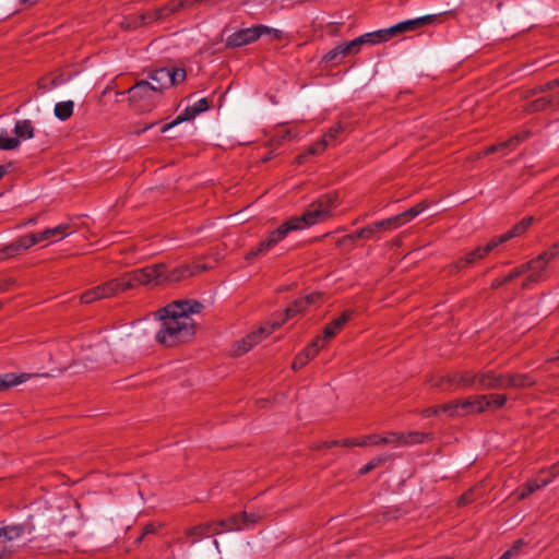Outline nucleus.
Masks as SVG:
<instances>
[{
    "label": "nucleus",
    "mask_w": 559,
    "mask_h": 559,
    "mask_svg": "<svg viewBox=\"0 0 559 559\" xmlns=\"http://www.w3.org/2000/svg\"><path fill=\"white\" fill-rule=\"evenodd\" d=\"M74 103L72 100H66L57 103L55 106V116L61 120L66 121L73 115Z\"/></svg>",
    "instance_id": "obj_34"
},
{
    "label": "nucleus",
    "mask_w": 559,
    "mask_h": 559,
    "mask_svg": "<svg viewBox=\"0 0 559 559\" xmlns=\"http://www.w3.org/2000/svg\"><path fill=\"white\" fill-rule=\"evenodd\" d=\"M548 261L539 254L537 258L531 260L528 262V266H531L532 273H538L542 276V272L546 269Z\"/></svg>",
    "instance_id": "obj_45"
},
{
    "label": "nucleus",
    "mask_w": 559,
    "mask_h": 559,
    "mask_svg": "<svg viewBox=\"0 0 559 559\" xmlns=\"http://www.w3.org/2000/svg\"><path fill=\"white\" fill-rule=\"evenodd\" d=\"M474 499V490L469 489L459 497L456 504L459 507H464L473 502Z\"/></svg>",
    "instance_id": "obj_52"
},
{
    "label": "nucleus",
    "mask_w": 559,
    "mask_h": 559,
    "mask_svg": "<svg viewBox=\"0 0 559 559\" xmlns=\"http://www.w3.org/2000/svg\"><path fill=\"white\" fill-rule=\"evenodd\" d=\"M64 82H66V80L63 79L62 74H57V75L50 76L49 86H50V88H53Z\"/></svg>",
    "instance_id": "obj_62"
},
{
    "label": "nucleus",
    "mask_w": 559,
    "mask_h": 559,
    "mask_svg": "<svg viewBox=\"0 0 559 559\" xmlns=\"http://www.w3.org/2000/svg\"><path fill=\"white\" fill-rule=\"evenodd\" d=\"M338 204L337 192H329L312 202L300 216H294L272 230L255 249L249 250L245 259L251 261L257 257L265 255L290 231L300 230L305 227L321 223L331 217V212Z\"/></svg>",
    "instance_id": "obj_1"
},
{
    "label": "nucleus",
    "mask_w": 559,
    "mask_h": 559,
    "mask_svg": "<svg viewBox=\"0 0 559 559\" xmlns=\"http://www.w3.org/2000/svg\"><path fill=\"white\" fill-rule=\"evenodd\" d=\"M36 245V240L32 239L31 235H25L20 237L17 240L13 241L12 243L3 247L0 250V259H9L13 258L20 252L29 249L31 247Z\"/></svg>",
    "instance_id": "obj_15"
},
{
    "label": "nucleus",
    "mask_w": 559,
    "mask_h": 559,
    "mask_svg": "<svg viewBox=\"0 0 559 559\" xmlns=\"http://www.w3.org/2000/svg\"><path fill=\"white\" fill-rule=\"evenodd\" d=\"M374 234L371 225H368L366 227H362L352 234H348L341 239L337 240V246L341 247L345 245L347 241L354 242L358 239H369Z\"/></svg>",
    "instance_id": "obj_28"
},
{
    "label": "nucleus",
    "mask_w": 559,
    "mask_h": 559,
    "mask_svg": "<svg viewBox=\"0 0 559 559\" xmlns=\"http://www.w3.org/2000/svg\"><path fill=\"white\" fill-rule=\"evenodd\" d=\"M212 524L215 530L214 535H218L224 531L231 532L242 530L240 516H238V514H234L225 520L212 521Z\"/></svg>",
    "instance_id": "obj_24"
},
{
    "label": "nucleus",
    "mask_w": 559,
    "mask_h": 559,
    "mask_svg": "<svg viewBox=\"0 0 559 559\" xmlns=\"http://www.w3.org/2000/svg\"><path fill=\"white\" fill-rule=\"evenodd\" d=\"M536 381L527 373H506L504 389L531 388Z\"/></svg>",
    "instance_id": "obj_21"
},
{
    "label": "nucleus",
    "mask_w": 559,
    "mask_h": 559,
    "mask_svg": "<svg viewBox=\"0 0 559 559\" xmlns=\"http://www.w3.org/2000/svg\"><path fill=\"white\" fill-rule=\"evenodd\" d=\"M152 81L151 86L162 97L165 90L169 87L168 68H159L148 73Z\"/></svg>",
    "instance_id": "obj_19"
},
{
    "label": "nucleus",
    "mask_w": 559,
    "mask_h": 559,
    "mask_svg": "<svg viewBox=\"0 0 559 559\" xmlns=\"http://www.w3.org/2000/svg\"><path fill=\"white\" fill-rule=\"evenodd\" d=\"M559 108V90L549 95L540 96L523 107L525 114H535L547 109L557 110Z\"/></svg>",
    "instance_id": "obj_12"
},
{
    "label": "nucleus",
    "mask_w": 559,
    "mask_h": 559,
    "mask_svg": "<svg viewBox=\"0 0 559 559\" xmlns=\"http://www.w3.org/2000/svg\"><path fill=\"white\" fill-rule=\"evenodd\" d=\"M238 516H240V523H241L242 528H245L249 525H253V524L258 523L260 520V515H257L254 513H248L246 511L239 513Z\"/></svg>",
    "instance_id": "obj_47"
},
{
    "label": "nucleus",
    "mask_w": 559,
    "mask_h": 559,
    "mask_svg": "<svg viewBox=\"0 0 559 559\" xmlns=\"http://www.w3.org/2000/svg\"><path fill=\"white\" fill-rule=\"evenodd\" d=\"M326 146H328V142H326L325 138H322L321 140H319L316 143H313L312 145H310L307 148L306 153L308 154V156L318 155V154H321L322 152H324Z\"/></svg>",
    "instance_id": "obj_46"
},
{
    "label": "nucleus",
    "mask_w": 559,
    "mask_h": 559,
    "mask_svg": "<svg viewBox=\"0 0 559 559\" xmlns=\"http://www.w3.org/2000/svg\"><path fill=\"white\" fill-rule=\"evenodd\" d=\"M336 333L337 331H335L331 325L326 324L323 329V336L321 337L320 343L324 345V343L333 338Z\"/></svg>",
    "instance_id": "obj_56"
},
{
    "label": "nucleus",
    "mask_w": 559,
    "mask_h": 559,
    "mask_svg": "<svg viewBox=\"0 0 559 559\" xmlns=\"http://www.w3.org/2000/svg\"><path fill=\"white\" fill-rule=\"evenodd\" d=\"M534 217L533 216H526L522 218L519 223H516L509 231L498 236L493 237V240L497 242V246L504 243L512 238L519 237L523 235L530 226L533 224Z\"/></svg>",
    "instance_id": "obj_18"
},
{
    "label": "nucleus",
    "mask_w": 559,
    "mask_h": 559,
    "mask_svg": "<svg viewBox=\"0 0 559 559\" xmlns=\"http://www.w3.org/2000/svg\"><path fill=\"white\" fill-rule=\"evenodd\" d=\"M69 224H60L53 228H48L41 233L29 234L32 239L36 240V243L41 242L44 240H49L52 237H64L66 235L71 234Z\"/></svg>",
    "instance_id": "obj_22"
},
{
    "label": "nucleus",
    "mask_w": 559,
    "mask_h": 559,
    "mask_svg": "<svg viewBox=\"0 0 559 559\" xmlns=\"http://www.w3.org/2000/svg\"><path fill=\"white\" fill-rule=\"evenodd\" d=\"M489 402L486 395H479L474 400H456L442 405H439L441 413L450 417L457 415H467L473 413H481L487 409Z\"/></svg>",
    "instance_id": "obj_6"
},
{
    "label": "nucleus",
    "mask_w": 559,
    "mask_h": 559,
    "mask_svg": "<svg viewBox=\"0 0 559 559\" xmlns=\"http://www.w3.org/2000/svg\"><path fill=\"white\" fill-rule=\"evenodd\" d=\"M513 280H515V278L512 275V273L510 272L507 276H504L502 278L493 280L491 283V288L497 289V288L501 287L502 285L512 282Z\"/></svg>",
    "instance_id": "obj_55"
},
{
    "label": "nucleus",
    "mask_w": 559,
    "mask_h": 559,
    "mask_svg": "<svg viewBox=\"0 0 559 559\" xmlns=\"http://www.w3.org/2000/svg\"><path fill=\"white\" fill-rule=\"evenodd\" d=\"M25 524H15L0 527L2 539L8 543L21 537L25 533Z\"/></svg>",
    "instance_id": "obj_31"
},
{
    "label": "nucleus",
    "mask_w": 559,
    "mask_h": 559,
    "mask_svg": "<svg viewBox=\"0 0 559 559\" xmlns=\"http://www.w3.org/2000/svg\"><path fill=\"white\" fill-rule=\"evenodd\" d=\"M214 527L212 521L206 523H201L192 527H188L185 530V535L190 539L191 544H195L202 538L214 535Z\"/></svg>",
    "instance_id": "obj_20"
},
{
    "label": "nucleus",
    "mask_w": 559,
    "mask_h": 559,
    "mask_svg": "<svg viewBox=\"0 0 559 559\" xmlns=\"http://www.w3.org/2000/svg\"><path fill=\"white\" fill-rule=\"evenodd\" d=\"M389 459H390V455H379V456L373 457L362 468L359 469V475L368 474L376 467L383 465Z\"/></svg>",
    "instance_id": "obj_38"
},
{
    "label": "nucleus",
    "mask_w": 559,
    "mask_h": 559,
    "mask_svg": "<svg viewBox=\"0 0 559 559\" xmlns=\"http://www.w3.org/2000/svg\"><path fill=\"white\" fill-rule=\"evenodd\" d=\"M440 414H441V408L439 407V405L429 406L421 411V416L424 418H429L431 416H439Z\"/></svg>",
    "instance_id": "obj_57"
},
{
    "label": "nucleus",
    "mask_w": 559,
    "mask_h": 559,
    "mask_svg": "<svg viewBox=\"0 0 559 559\" xmlns=\"http://www.w3.org/2000/svg\"><path fill=\"white\" fill-rule=\"evenodd\" d=\"M540 280V275L538 273H532L526 277V280L522 283L523 288H527L531 283H536Z\"/></svg>",
    "instance_id": "obj_63"
},
{
    "label": "nucleus",
    "mask_w": 559,
    "mask_h": 559,
    "mask_svg": "<svg viewBox=\"0 0 559 559\" xmlns=\"http://www.w3.org/2000/svg\"><path fill=\"white\" fill-rule=\"evenodd\" d=\"M340 46L343 51V57H347L349 55L357 53L360 50L361 39L357 37L352 41L340 44Z\"/></svg>",
    "instance_id": "obj_42"
},
{
    "label": "nucleus",
    "mask_w": 559,
    "mask_h": 559,
    "mask_svg": "<svg viewBox=\"0 0 559 559\" xmlns=\"http://www.w3.org/2000/svg\"><path fill=\"white\" fill-rule=\"evenodd\" d=\"M497 242L493 238L485 246H478L474 250L467 252L464 258L459 259L454 263L449 265V273L455 274L467 266L473 265L478 260L486 258L495 248H497Z\"/></svg>",
    "instance_id": "obj_8"
},
{
    "label": "nucleus",
    "mask_w": 559,
    "mask_h": 559,
    "mask_svg": "<svg viewBox=\"0 0 559 559\" xmlns=\"http://www.w3.org/2000/svg\"><path fill=\"white\" fill-rule=\"evenodd\" d=\"M343 51L340 45H337L335 48L329 50L322 58V62L324 63H333L337 64L343 59Z\"/></svg>",
    "instance_id": "obj_39"
},
{
    "label": "nucleus",
    "mask_w": 559,
    "mask_h": 559,
    "mask_svg": "<svg viewBox=\"0 0 559 559\" xmlns=\"http://www.w3.org/2000/svg\"><path fill=\"white\" fill-rule=\"evenodd\" d=\"M530 134H531L530 131H522V132L511 136L510 139L506 140V141H502V142H500L498 144L488 146L486 148L485 153L487 155H489V154H493V153H496L498 151H501V150H504V148H514L521 142L526 140L530 136Z\"/></svg>",
    "instance_id": "obj_23"
},
{
    "label": "nucleus",
    "mask_w": 559,
    "mask_h": 559,
    "mask_svg": "<svg viewBox=\"0 0 559 559\" xmlns=\"http://www.w3.org/2000/svg\"><path fill=\"white\" fill-rule=\"evenodd\" d=\"M548 483H549L548 478H542V477L528 480L523 486L521 491L519 492L518 499L519 500H523V499L527 498L528 496H531L532 493H534L538 489H540V488L545 487L546 485H548Z\"/></svg>",
    "instance_id": "obj_27"
},
{
    "label": "nucleus",
    "mask_w": 559,
    "mask_h": 559,
    "mask_svg": "<svg viewBox=\"0 0 559 559\" xmlns=\"http://www.w3.org/2000/svg\"><path fill=\"white\" fill-rule=\"evenodd\" d=\"M259 39V33L257 31V25L251 27L241 28L231 35H229L226 39L227 48H238L249 44L254 43Z\"/></svg>",
    "instance_id": "obj_13"
},
{
    "label": "nucleus",
    "mask_w": 559,
    "mask_h": 559,
    "mask_svg": "<svg viewBox=\"0 0 559 559\" xmlns=\"http://www.w3.org/2000/svg\"><path fill=\"white\" fill-rule=\"evenodd\" d=\"M145 23V15H139L127 19L124 22L121 23V25L126 28H136L138 26Z\"/></svg>",
    "instance_id": "obj_49"
},
{
    "label": "nucleus",
    "mask_w": 559,
    "mask_h": 559,
    "mask_svg": "<svg viewBox=\"0 0 559 559\" xmlns=\"http://www.w3.org/2000/svg\"><path fill=\"white\" fill-rule=\"evenodd\" d=\"M198 110H195L194 108H192L191 106H188L179 116L176 117L175 120H173L171 122L169 123H166L162 127V132L165 133L166 131H168L169 129H171L173 127L183 122V121H189V120H192L194 119L197 116H198Z\"/></svg>",
    "instance_id": "obj_32"
},
{
    "label": "nucleus",
    "mask_w": 559,
    "mask_h": 559,
    "mask_svg": "<svg viewBox=\"0 0 559 559\" xmlns=\"http://www.w3.org/2000/svg\"><path fill=\"white\" fill-rule=\"evenodd\" d=\"M504 390V374L493 370L474 371V390Z\"/></svg>",
    "instance_id": "obj_9"
},
{
    "label": "nucleus",
    "mask_w": 559,
    "mask_h": 559,
    "mask_svg": "<svg viewBox=\"0 0 559 559\" xmlns=\"http://www.w3.org/2000/svg\"><path fill=\"white\" fill-rule=\"evenodd\" d=\"M358 38L361 39V46L364 44L374 45V44H379V43L389 40L391 38V34H390V32H388V28H385V29H379V31H376L372 33L364 34V35L359 36Z\"/></svg>",
    "instance_id": "obj_30"
},
{
    "label": "nucleus",
    "mask_w": 559,
    "mask_h": 559,
    "mask_svg": "<svg viewBox=\"0 0 559 559\" xmlns=\"http://www.w3.org/2000/svg\"><path fill=\"white\" fill-rule=\"evenodd\" d=\"M200 2H203V0H179L177 2L176 1H171L168 4V10L171 13H176V12L180 11L181 9L190 8L193 4L200 3Z\"/></svg>",
    "instance_id": "obj_44"
},
{
    "label": "nucleus",
    "mask_w": 559,
    "mask_h": 559,
    "mask_svg": "<svg viewBox=\"0 0 559 559\" xmlns=\"http://www.w3.org/2000/svg\"><path fill=\"white\" fill-rule=\"evenodd\" d=\"M49 81H50V75H46V76H43L41 79H39L38 80L39 88L49 90L50 88Z\"/></svg>",
    "instance_id": "obj_64"
},
{
    "label": "nucleus",
    "mask_w": 559,
    "mask_h": 559,
    "mask_svg": "<svg viewBox=\"0 0 559 559\" xmlns=\"http://www.w3.org/2000/svg\"><path fill=\"white\" fill-rule=\"evenodd\" d=\"M308 362H309V360L301 353H299L298 355L295 356V358L292 362V369L295 371L300 370Z\"/></svg>",
    "instance_id": "obj_53"
},
{
    "label": "nucleus",
    "mask_w": 559,
    "mask_h": 559,
    "mask_svg": "<svg viewBox=\"0 0 559 559\" xmlns=\"http://www.w3.org/2000/svg\"><path fill=\"white\" fill-rule=\"evenodd\" d=\"M436 20V15H425L420 16L414 20H407L404 22H400L394 26H391L388 28V32H390L391 37L404 33V32H411L415 31L424 25H427Z\"/></svg>",
    "instance_id": "obj_16"
},
{
    "label": "nucleus",
    "mask_w": 559,
    "mask_h": 559,
    "mask_svg": "<svg viewBox=\"0 0 559 559\" xmlns=\"http://www.w3.org/2000/svg\"><path fill=\"white\" fill-rule=\"evenodd\" d=\"M191 107L198 110V114H201L203 111H206L210 105L207 98H201Z\"/></svg>",
    "instance_id": "obj_58"
},
{
    "label": "nucleus",
    "mask_w": 559,
    "mask_h": 559,
    "mask_svg": "<svg viewBox=\"0 0 559 559\" xmlns=\"http://www.w3.org/2000/svg\"><path fill=\"white\" fill-rule=\"evenodd\" d=\"M445 392L474 390V370H455L445 374Z\"/></svg>",
    "instance_id": "obj_10"
},
{
    "label": "nucleus",
    "mask_w": 559,
    "mask_h": 559,
    "mask_svg": "<svg viewBox=\"0 0 559 559\" xmlns=\"http://www.w3.org/2000/svg\"><path fill=\"white\" fill-rule=\"evenodd\" d=\"M528 271H531V266H528V262H527V263H524V264L515 267L514 270L511 271V273L514 276V278H518Z\"/></svg>",
    "instance_id": "obj_60"
},
{
    "label": "nucleus",
    "mask_w": 559,
    "mask_h": 559,
    "mask_svg": "<svg viewBox=\"0 0 559 559\" xmlns=\"http://www.w3.org/2000/svg\"><path fill=\"white\" fill-rule=\"evenodd\" d=\"M427 382L430 384L431 388H436V389L445 391V388H447L445 374L440 376V377H430L429 379H427Z\"/></svg>",
    "instance_id": "obj_50"
},
{
    "label": "nucleus",
    "mask_w": 559,
    "mask_h": 559,
    "mask_svg": "<svg viewBox=\"0 0 559 559\" xmlns=\"http://www.w3.org/2000/svg\"><path fill=\"white\" fill-rule=\"evenodd\" d=\"M528 271H531V266H528V262H527V263H524V264L515 267L514 270L511 271V273L514 276V278H518Z\"/></svg>",
    "instance_id": "obj_59"
},
{
    "label": "nucleus",
    "mask_w": 559,
    "mask_h": 559,
    "mask_svg": "<svg viewBox=\"0 0 559 559\" xmlns=\"http://www.w3.org/2000/svg\"><path fill=\"white\" fill-rule=\"evenodd\" d=\"M32 377L31 373H4L0 374V392L5 391L10 388L16 386L27 380H29Z\"/></svg>",
    "instance_id": "obj_25"
},
{
    "label": "nucleus",
    "mask_w": 559,
    "mask_h": 559,
    "mask_svg": "<svg viewBox=\"0 0 559 559\" xmlns=\"http://www.w3.org/2000/svg\"><path fill=\"white\" fill-rule=\"evenodd\" d=\"M559 253V241L554 243L549 249L540 253L548 262L557 257Z\"/></svg>",
    "instance_id": "obj_54"
},
{
    "label": "nucleus",
    "mask_w": 559,
    "mask_h": 559,
    "mask_svg": "<svg viewBox=\"0 0 559 559\" xmlns=\"http://www.w3.org/2000/svg\"><path fill=\"white\" fill-rule=\"evenodd\" d=\"M169 87L182 83L187 78V72L183 68H168Z\"/></svg>",
    "instance_id": "obj_37"
},
{
    "label": "nucleus",
    "mask_w": 559,
    "mask_h": 559,
    "mask_svg": "<svg viewBox=\"0 0 559 559\" xmlns=\"http://www.w3.org/2000/svg\"><path fill=\"white\" fill-rule=\"evenodd\" d=\"M128 94L131 105L139 111H151L162 98L146 80L138 81Z\"/></svg>",
    "instance_id": "obj_5"
},
{
    "label": "nucleus",
    "mask_w": 559,
    "mask_h": 559,
    "mask_svg": "<svg viewBox=\"0 0 559 559\" xmlns=\"http://www.w3.org/2000/svg\"><path fill=\"white\" fill-rule=\"evenodd\" d=\"M203 305L197 300H175L156 311L155 316L162 321V328L156 334V341L167 347L185 343L195 334V323L190 317L199 313Z\"/></svg>",
    "instance_id": "obj_2"
},
{
    "label": "nucleus",
    "mask_w": 559,
    "mask_h": 559,
    "mask_svg": "<svg viewBox=\"0 0 559 559\" xmlns=\"http://www.w3.org/2000/svg\"><path fill=\"white\" fill-rule=\"evenodd\" d=\"M371 227L376 233L380 231V230H390V229H393V228H397V227H401L400 225V222L395 216L393 217H390V218H385V219H382V221H379V222H376L373 224H371Z\"/></svg>",
    "instance_id": "obj_35"
},
{
    "label": "nucleus",
    "mask_w": 559,
    "mask_h": 559,
    "mask_svg": "<svg viewBox=\"0 0 559 559\" xmlns=\"http://www.w3.org/2000/svg\"><path fill=\"white\" fill-rule=\"evenodd\" d=\"M15 281L13 278H3L0 280V293H4L13 286Z\"/></svg>",
    "instance_id": "obj_61"
},
{
    "label": "nucleus",
    "mask_w": 559,
    "mask_h": 559,
    "mask_svg": "<svg viewBox=\"0 0 559 559\" xmlns=\"http://www.w3.org/2000/svg\"><path fill=\"white\" fill-rule=\"evenodd\" d=\"M354 314V311L353 310H345L342 312V314L332 320L329 325H331L335 331H340L341 329H343V326L346 324L347 321H349L352 319Z\"/></svg>",
    "instance_id": "obj_43"
},
{
    "label": "nucleus",
    "mask_w": 559,
    "mask_h": 559,
    "mask_svg": "<svg viewBox=\"0 0 559 559\" xmlns=\"http://www.w3.org/2000/svg\"><path fill=\"white\" fill-rule=\"evenodd\" d=\"M384 437L380 435H369L361 439H343V440H333V441H324L321 442L313 448L319 450L322 448H333V447H368V445H379L385 444L383 440Z\"/></svg>",
    "instance_id": "obj_11"
},
{
    "label": "nucleus",
    "mask_w": 559,
    "mask_h": 559,
    "mask_svg": "<svg viewBox=\"0 0 559 559\" xmlns=\"http://www.w3.org/2000/svg\"><path fill=\"white\" fill-rule=\"evenodd\" d=\"M283 324V321H274L271 323H265L261 325L257 331L248 334L233 346V354L235 356H241L249 352L254 345L261 342L264 337L270 335L276 329H278Z\"/></svg>",
    "instance_id": "obj_7"
},
{
    "label": "nucleus",
    "mask_w": 559,
    "mask_h": 559,
    "mask_svg": "<svg viewBox=\"0 0 559 559\" xmlns=\"http://www.w3.org/2000/svg\"><path fill=\"white\" fill-rule=\"evenodd\" d=\"M428 207V203L425 201H421L414 205L413 207L408 209L407 211H404L396 215L400 225H404L407 222L414 219L416 216H418L423 211H425Z\"/></svg>",
    "instance_id": "obj_29"
},
{
    "label": "nucleus",
    "mask_w": 559,
    "mask_h": 559,
    "mask_svg": "<svg viewBox=\"0 0 559 559\" xmlns=\"http://www.w3.org/2000/svg\"><path fill=\"white\" fill-rule=\"evenodd\" d=\"M343 130L344 128L342 123L338 122L335 126L331 127L322 138H325L326 142L329 143L330 140H335Z\"/></svg>",
    "instance_id": "obj_51"
},
{
    "label": "nucleus",
    "mask_w": 559,
    "mask_h": 559,
    "mask_svg": "<svg viewBox=\"0 0 559 559\" xmlns=\"http://www.w3.org/2000/svg\"><path fill=\"white\" fill-rule=\"evenodd\" d=\"M20 141L19 139H13L11 136H8L7 131H3L0 133V150L3 151H11L16 147H19Z\"/></svg>",
    "instance_id": "obj_40"
},
{
    "label": "nucleus",
    "mask_w": 559,
    "mask_h": 559,
    "mask_svg": "<svg viewBox=\"0 0 559 559\" xmlns=\"http://www.w3.org/2000/svg\"><path fill=\"white\" fill-rule=\"evenodd\" d=\"M146 276V272L139 271V269L127 272L120 277L111 278L100 285L85 290L81 295V301L84 304H91L99 299L115 297L119 293L130 290L145 284L147 281Z\"/></svg>",
    "instance_id": "obj_3"
},
{
    "label": "nucleus",
    "mask_w": 559,
    "mask_h": 559,
    "mask_svg": "<svg viewBox=\"0 0 559 559\" xmlns=\"http://www.w3.org/2000/svg\"><path fill=\"white\" fill-rule=\"evenodd\" d=\"M321 298V294H310L306 297H301L293 301L286 309H285V318L282 320L283 323L297 316L298 313L302 312L310 304L316 302Z\"/></svg>",
    "instance_id": "obj_17"
},
{
    "label": "nucleus",
    "mask_w": 559,
    "mask_h": 559,
    "mask_svg": "<svg viewBox=\"0 0 559 559\" xmlns=\"http://www.w3.org/2000/svg\"><path fill=\"white\" fill-rule=\"evenodd\" d=\"M557 88H559V78L550 80V81L546 82L545 84L538 85L534 88L527 90L524 93L523 97L530 98V97L536 96L542 93L554 92Z\"/></svg>",
    "instance_id": "obj_33"
},
{
    "label": "nucleus",
    "mask_w": 559,
    "mask_h": 559,
    "mask_svg": "<svg viewBox=\"0 0 559 559\" xmlns=\"http://www.w3.org/2000/svg\"><path fill=\"white\" fill-rule=\"evenodd\" d=\"M139 271H145L147 274V281L144 285H148L151 283L154 285L176 283L194 274L189 265H180L167 272L166 266L163 263L147 265L139 269Z\"/></svg>",
    "instance_id": "obj_4"
},
{
    "label": "nucleus",
    "mask_w": 559,
    "mask_h": 559,
    "mask_svg": "<svg viewBox=\"0 0 559 559\" xmlns=\"http://www.w3.org/2000/svg\"><path fill=\"white\" fill-rule=\"evenodd\" d=\"M321 342V336H317L314 340H312V342L301 352V354L310 361L311 359H313L320 348L323 347V344L320 343Z\"/></svg>",
    "instance_id": "obj_36"
},
{
    "label": "nucleus",
    "mask_w": 559,
    "mask_h": 559,
    "mask_svg": "<svg viewBox=\"0 0 559 559\" xmlns=\"http://www.w3.org/2000/svg\"><path fill=\"white\" fill-rule=\"evenodd\" d=\"M34 126L31 120L24 119V120H17L14 126V134L13 139L21 140H29L34 136Z\"/></svg>",
    "instance_id": "obj_26"
},
{
    "label": "nucleus",
    "mask_w": 559,
    "mask_h": 559,
    "mask_svg": "<svg viewBox=\"0 0 559 559\" xmlns=\"http://www.w3.org/2000/svg\"><path fill=\"white\" fill-rule=\"evenodd\" d=\"M428 437V433L420 431L389 432L384 436L382 441H384L385 444L397 443L402 445H412L423 443Z\"/></svg>",
    "instance_id": "obj_14"
},
{
    "label": "nucleus",
    "mask_w": 559,
    "mask_h": 559,
    "mask_svg": "<svg viewBox=\"0 0 559 559\" xmlns=\"http://www.w3.org/2000/svg\"><path fill=\"white\" fill-rule=\"evenodd\" d=\"M257 31L259 33V38L262 35H270L273 39L281 40L285 36L282 31L262 24L257 25Z\"/></svg>",
    "instance_id": "obj_41"
},
{
    "label": "nucleus",
    "mask_w": 559,
    "mask_h": 559,
    "mask_svg": "<svg viewBox=\"0 0 559 559\" xmlns=\"http://www.w3.org/2000/svg\"><path fill=\"white\" fill-rule=\"evenodd\" d=\"M486 396L489 402V406L487 408H489L491 405H493L495 408H501L507 402V396L502 394H489Z\"/></svg>",
    "instance_id": "obj_48"
}]
</instances>
